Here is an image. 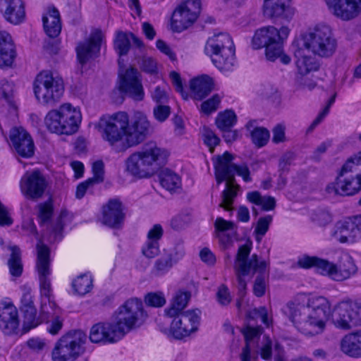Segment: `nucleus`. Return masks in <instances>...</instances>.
<instances>
[{"instance_id":"f257e3e1","label":"nucleus","mask_w":361,"mask_h":361,"mask_svg":"<svg viewBox=\"0 0 361 361\" xmlns=\"http://www.w3.org/2000/svg\"><path fill=\"white\" fill-rule=\"evenodd\" d=\"M284 312L296 328L308 336L322 333L329 320L336 328L342 329L361 325V305L342 302L332 308L330 302L320 296L309 299L307 307L303 308L302 317L300 307L288 305Z\"/></svg>"},{"instance_id":"f03ea898","label":"nucleus","mask_w":361,"mask_h":361,"mask_svg":"<svg viewBox=\"0 0 361 361\" xmlns=\"http://www.w3.org/2000/svg\"><path fill=\"white\" fill-rule=\"evenodd\" d=\"M50 254L47 247L37 245V258L36 269L39 282L41 304L39 311L35 304L34 291L30 286H25L20 292L19 310L23 317V331H30L43 322V314L48 312L49 307L54 310L55 302L51 285V269Z\"/></svg>"},{"instance_id":"7ed1b4c3","label":"nucleus","mask_w":361,"mask_h":361,"mask_svg":"<svg viewBox=\"0 0 361 361\" xmlns=\"http://www.w3.org/2000/svg\"><path fill=\"white\" fill-rule=\"evenodd\" d=\"M337 42L331 28L326 25H316L297 32L290 45L298 72L306 75L319 68L317 60L309 54L320 57L331 56L336 51Z\"/></svg>"},{"instance_id":"20e7f679","label":"nucleus","mask_w":361,"mask_h":361,"mask_svg":"<svg viewBox=\"0 0 361 361\" xmlns=\"http://www.w3.org/2000/svg\"><path fill=\"white\" fill-rule=\"evenodd\" d=\"M91 126L115 151L121 152L144 140L149 123L143 114H136L130 122L128 114L119 111L101 117Z\"/></svg>"},{"instance_id":"39448f33","label":"nucleus","mask_w":361,"mask_h":361,"mask_svg":"<svg viewBox=\"0 0 361 361\" xmlns=\"http://www.w3.org/2000/svg\"><path fill=\"white\" fill-rule=\"evenodd\" d=\"M147 319L142 301L131 298L120 306L106 321L95 324L90 331V340L94 343L109 344L121 341Z\"/></svg>"},{"instance_id":"423d86ee","label":"nucleus","mask_w":361,"mask_h":361,"mask_svg":"<svg viewBox=\"0 0 361 361\" xmlns=\"http://www.w3.org/2000/svg\"><path fill=\"white\" fill-rule=\"evenodd\" d=\"M190 292L181 288L173 295L169 306L157 319L158 329L167 337L183 339L196 333L200 326L201 311L198 309L182 311L190 299Z\"/></svg>"},{"instance_id":"0eeeda50","label":"nucleus","mask_w":361,"mask_h":361,"mask_svg":"<svg viewBox=\"0 0 361 361\" xmlns=\"http://www.w3.org/2000/svg\"><path fill=\"white\" fill-rule=\"evenodd\" d=\"M252 243L247 239L243 245L239 247L235 262L236 271V286L239 294L243 296L247 286V282L251 276H255L253 285V293L257 297L262 296L266 291L269 277V262L262 259L252 257L249 261L247 257L252 249Z\"/></svg>"},{"instance_id":"6e6552de","label":"nucleus","mask_w":361,"mask_h":361,"mask_svg":"<svg viewBox=\"0 0 361 361\" xmlns=\"http://www.w3.org/2000/svg\"><path fill=\"white\" fill-rule=\"evenodd\" d=\"M233 155L225 152L222 156L213 159L215 169V176L218 183L226 181V188L222 194V200L220 206L225 210H232L233 202L237 195L240 187L233 180L235 174L240 176L245 182L250 180V172L245 165H236L232 161Z\"/></svg>"},{"instance_id":"1a4fd4ad","label":"nucleus","mask_w":361,"mask_h":361,"mask_svg":"<svg viewBox=\"0 0 361 361\" xmlns=\"http://www.w3.org/2000/svg\"><path fill=\"white\" fill-rule=\"evenodd\" d=\"M290 33L286 25L277 28L274 26H264L257 29L252 39V47L255 49L265 48V56L270 61L279 60L287 65L291 59L283 49V44Z\"/></svg>"},{"instance_id":"9d476101","label":"nucleus","mask_w":361,"mask_h":361,"mask_svg":"<svg viewBox=\"0 0 361 361\" xmlns=\"http://www.w3.org/2000/svg\"><path fill=\"white\" fill-rule=\"evenodd\" d=\"M168 156L166 150L157 147L154 143L148 144L127 159L124 172L134 179L150 177L165 163Z\"/></svg>"},{"instance_id":"9b49d317","label":"nucleus","mask_w":361,"mask_h":361,"mask_svg":"<svg viewBox=\"0 0 361 361\" xmlns=\"http://www.w3.org/2000/svg\"><path fill=\"white\" fill-rule=\"evenodd\" d=\"M361 141V133L358 135ZM361 190V151L349 157L337 173L334 182L326 187L330 195L352 196Z\"/></svg>"},{"instance_id":"f8f14e48","label":"nucleus","mask_w":361,"mask_h":361,"mask_svg":"<svg viewBox=\"0 0 361 361\" xmlns=\"http://www.w3.org/2000/svg\"><path fill=\"white\" fill-rule=\"evenodd\" d=\"M82 114L80 106L70 102H64L49 110L44 123L47 130L58 135H72L80 129Z\"/></svg>"},{"instance_id":"ddd939ff","label":"nucleus","mask_w":361,"mask_h":361,"mask_svg":"<svg viewBox=\"0 0 361 361\" xmlns=\"http://www.w3.org/2000/svg\"><path fill=\"white\" fill-rule=\"evenodd\" d=\"M298 264L300 267H314L318 273L337 281L349 279L357 271L352 257L347 253L341 255L338 264L314 256L302 255L299 257Z\"/></svg>"},{"instance_id":"4468645a","label":"nucleus","mask_w":361,"mask_h":361,"mask_svg":"<svg viewBox=\"0 0 361 361\" xmlns=\"http://www.w3.org/2000/svg\"><path fill=\"white\" fill-rule=\"evenodd\" d=\"M204 52L220 71L227 73L234 69L235 47L228 33L220 32L211 36L206 43Z\"/></svg>"},{"instance_id":"2eb2a0df","label":"nucleus","mask_w":361,"mask_h":361,"mask_svg":"<svg viewBox=\"0 0 361 361\" xmlns=\"http://www.w3.org/2000/svg\"><path fill=\"white\" fill-rule=\"evenodd\" d=\"M64 87L61 78L54 76L50 70L40 71L32 82V91L35 99L42 104L58 100L63 94Z\"/></svg>"},{"instance_id":"dca6fc26","label":"nucleus","mask_w":361,"mask_h":361,"mask_svg":"<svg viewBox=\"0 0 361 361\" xmlns=\"http://www.w3.org/2000/svg\"><path fill=\"white\" fill-rule=\"evenodd\" d=\"M72 219V214L66 210L54 212L51 201L38 206L39 224L50 233H53L56 237L71 228Z\"/></svg>"},{"instance_id":"f3484780","label":"nucleus","mask_w":361,"mask_h":361,"mask_svg":"<svg viewBox=\"0 0 361 361\" xmlns=\"http://www.w3.org/2000/svg\"><path fill=\"white\" fill-rule=\"evenodd\" d=\"M86 335L81 331L63 336L56 343L51 353L53 361H73L84 350Z\"/></svg>"},{"instance_id":"a211bd4d","label":"nucleus","mask_w":361,"mask_h":361,"mask_svg":"<svg viewBox=\"0 0 361 361\" xmlns=\"http://www.w3.org/2000/svg\"><path fill=\"white\" fill-rule=\"evenodd\" d=\"M201 9L200 0H184L174 10L170 28L180 32L190 27L197 19Z\"/></svg>"},{"instance_id":"6ab92c4d","label":"nucleus","mask_w":361,"mask_h":361,"mask_svg":"<svg viewBox=\"0 0 361 361\" xmlns=\"http://www.w3.org/2000/svg\"><path fill=\"white\" fill-rule=\"evenodd\" d=\"M118 72L117 88L119 91L135 101H141L144 99L145 92L141 82V78L137 71L128 67L124 68L121 66Z\"/></svg>"},{"instance_id":"aec40b11","label":"nucleus","mask_w":361,"mask_h":361,"mask_svg":"<svg viewBox=\"0 0 361 361\" xmlns=\"http://www.w3.org/2000/svg\"><path fill=\"white\" fill-rule=\"evenodd\" d=\"M333 236L341 243H353L361 240V214L343 218L334 228Z\"/></svg>"},{"instance_id":"412c9836","label":"nucleus","mask_w":361,"mask_h":361,"mask_svg":"<svg viewBox=\"0 0 361 361\" xmlns=\"http://www.w3.org/2000/svg\"><path fill=\"white\" fill-rule=\"evenodd\" d=\"M0 329L8 335L23 334L29 331H23V317L18 319L16 307L10 303L0 304Z\"/></svg>"},{"instance_id":"4be33fe9","label":"nucleus","mask_w":361,"mask_h":361,"mask_svg":"<svg viewBox=\"0 0 361 361\" xmlns=\"http://www.w3.org/2000/svg\"><path fill=\"white\" fill-rule=\"evenodd\" d=\"M105 39L104 32L100 29L94 30L90 39L79 44L76 48L77 59L80 64H85L99 51Z\"/></svg>"},{"instance_id":"5701e85b","label":"nucleus","mask_w":361,"mask_h":361,"mask_svg":"<svg viewBox=\"0 0 361 361\" xmlns=\"http://www.w3.org/2000/svg\"><path fill=\"white\" fill-rule=\"evenodd\" d=\"M9 139L12 147L20 157L29 158L34 154V142L30 134L20 126L11 129Z\"/></svg>"},{"instance_id":"b1692460","label":"nucleus","mask_w":361,"mask_h":361,"mask_svg":"<svg viewBox=\"0 0 361 361\" xmlns=\"http://www.w3.org/2000/svg\"><path fill=\"white\" fill-rule=\"evenodd\" d=\"M331 13L337 18L348 20L361 12V0H325Z\"/></svg>"},{"instance_id":"393cba45","label":"nucleus","mask_w":361,"mask_h":361,"mask_svg":"<svg viewBox=\"0 0 361 361\" xmlns=\"http://www.w3.org/2000/svg\"><path fill=\"white\" fill-rule=\"evenodd\" d=\"M22 193L30 197L40 196L45 188V181L37 170L27 171L21 178L20 183Z\"/></svg>"},{"instance_id":"a878e982","label":"nucleus","mask_w":361,"mask_h":361,"mask_svg":"<svg viewBox=\"0 0 361 361\" xmlns=\"http://www.w3.org/2000/svg\"><path fill=\"white\" fill-rule=\"evenodd\" d=\"M124 216L121 202L114 199L109 201L103 207L99 219L103 224L109 227L116 228L123 224Z\"/></svg>"},{"instance_id":"bb28decb","label":"nucleus","mask_w":361,"mask_h":361,"mask_svg":"<svg viewBox=\"0 0 361 361\" xmlns=\"http://www.w3.org/2000/svg\"><path fill=\"white\" fill-rule=\"evenodd\" d=\"M189 87L191 97L195 99H202L216 89V81L210 75L200 74L190 80Z\"/></svg>"},{"instance_id":"cd10ccee","label":"nucleus","mask_w":361,"mask_h":361,"mask_svg":"<svg viewBox=\"0 0 361 361\" xmlns=\"http://www.w3.org/2000/svg\"><path fill=\"white\" fill-rule=\"evenodd\" d=\"M17 56L16 46L12 35L0 30V68L11 67Z\"/></svg>"},{"instance_id":"c85d7f7f","label":"nucleus","mask_w":361,"mask_h":361,"mask_svg":"<svg viewBox=\"0 0 361 361\" xmlns=\"http://www.w3.org/2000/svg\"><path fill=\"white\" fill-rule=\"evenodd\" d=\"M214 235L219 245L224 248H228L233 242L235 236V226L233 221L217 217L214 223Z\"/></svg>"},{"instance_id":"c756f323","label":"nucleus","mask_w":361,"mask_h":361,"mask_svg":"<svg viewBox=\"0 0 361 361\" xmlns=\"http://www.w3.org/2000/svg\"><path fill=\"white\" fill-rule=\"evenodd\" d=\"M291 0H264L263 13L269 18H288L294 13Z\"/></svg>"},{"instance_id":"7c9ffc66","label":"nucleus","mask_w":361,"mask_h":361,"mask_svg":"<svg viewBox=\"0 0 361 361\" xmlns=\"http://www.w3.org/2000/svg\"><path fill=\"white\" fill-rule=\"evenodd\" d=\"M44 32L49 37H56L61 31V20L59 11L54 6H48L42 15Z\"/></svg>"},{"instance_id":"2f4dec72","label":"nucleus","mask_w":361,"mask_h":361,"mask_svg":"<svg viewBox=\"0 0 361 361\" xmlns=\"http://www.w3.org/2000/svg\"><path fill=\"white\" fill-rule=\"evenodd\" d=\"M1 10L4 18L12 24L18 25L25 20V11L22 0H4Z\"/></svg>"},{"instance_id":"473e14b6","label":"nucleus","mask_w":361,"mask_h":361,"mask_svg":"<svg viewBox=\"0 0 361 361\" xmlns=\"http://www.w3.org/2000/svg\"><path fill=\"white\" fill-rule=\"evenodd\" d=\"M137 47L142 46V42L135 37L131 32L118 31L115 34L114 45L116 51L120 55L126 54L130 45Z\"/></svg>"},{"instance_id":"72a5a7b5","label":"nucleus","mask_w":361,"mask_h":361,"mask_svg":"<svg viewBox=\"0 0 361 361\" xmlns=\"http://www.w3.org/2000/svg\"><path fill=\"white\" fill-rule=\"evenodd\" d=\"M243 333L245 336L246 345L240 354V360L251 361L257 357L254 348L255 341L258 338L259 334V329L258 328L247 326L243 329Z\"/></svg>"},{"instance_id":"f704fd0d","label":"nucleus","mask_w":361,"mask_h":361,"mask_svg":"<svg viewBox=\"0 0 361 361\" xmlns=\"http://www.w3.org/2000/svg\"><path fill=\"white\" fill-rule=\"evenodd\" d=\"M341 349L351 357H361V331L345 336L341 341Z\"/></svg>"},{"instance_id":"c9c22d12","label":"nucleus","mask_w":361,"mask_h":361,"mask_svg":"<svg viewBox=\"0 0 361 361\" xmlns=\"http://www.w3.org/2000/svg\"><path fill=\"white\" fill-rule=\"evenodd\" d=\"M246 129L250 132L252 143L257 147L266 145L269 140V131L262 126H258L256 121H250L246 124Z\"/></svg>"},{"instance_id":"e433bc0d","label":"nucleus","mask_w":361,"mask_h":361,"mask_svg":"<svg viewBox=\"0 0 361 361\" xmlns=\"http://www.w3.org/2000/svg\"><path fill=\"white\" fill-rule=\"evenodd\" d=\"M92 280L89 274H81L71 281L69 293L71 295H83L90 291Z\"/></svg>"},{"instance_id":"4c0bfd02","label":"nucleus","mask_w":361,"mask_h":361,"mask_svg":"<svg viewBox=\"0 0 361 361\" xmlns=\"http://www.w3.org/2000/svg\"><path fill=\"white\" fill-rule=\"evenodd\" d=\"M47 307L49 312H46L43 314V322L47 320L49 317H51V319L48 321L47 330L51 334L54 335L59 333L63 326V319L61 317V310L56 304L54 307V310L49 307V304H48Z\"/></svg>"},{"instance_id":"58836bf2","label":"nucleus","mask_w":361,"mask_h":361,"mask_svg":"<svg viewBox=\"0 0 361 361\" xmlns=\"http://www.w3.org/2000/svg\"><path fill=\"white\" fill-rule=\"evenodd\" d=\"M238 121V116L232 109L219 111L215 117L214 123L219 131L233 128Z\"/></svg>"},{"instance_id":"ea45409f","label":"nucleus","mask_w":361,"mask_h":361,"mask_svg":"<svg viewBox=\"0 0 361 361\" xmlns=\"http://www.w3.org/2000/svg\"><path fill=\"white\" fill-rule=\"evenodd\" d=\"M247 202L258 206L262 210L270 211L275 207L276 202L274 197L262 196L259 192L252 191L247 193Z\"/></svg>"},{"instance_id":"a19ab883","label":"nucleus","mask_w":361,"mask_h":361,"mask_svg":"<svg viewBox=\"0 0 361 361\" xmlns=\"http://www.w3.org/2000/svg\"><path fill=\"white\" fill-rule=\"evenodd\" d=\"M181 253H171L167 256H163L159 259L155 264L154 271L157 274H164L168 272L170 269L182 258Z\"/></svg>"},{"instance_id":"79ce46f5","label":"nucleus","mask_w":361,"mask_h":361,"mask_svg":"<svg viewBox=\"0 0 361 361\" xmlns=\"http://www.w3.org/2000/svg\"><path fill=\"white\" fill-rule=\"evenodd\" d=\"M11 250V257L8 259V265L10 274L13 277H18L23 272V266L20 258V250L16 246H12Z\"/></svg>"},{"instance_id":"37998d69","label":"nucleus","mask_w":361,"mask_h":361,"mask_svg":"<svg viewBox=\"0 0 361 361\" xmlns=\"http://www.w3.org/2000/svg\"><path fill=\"white\" fill-rule=\"evenodd\" d=\"M161 185L168 190L174 191L180 187L179 176L169 170H165L160 175Z\"/></svg>"},{"instance_id":"c03bdc74","label":"nucleus","mask_w":361,"mask_h":361,"mask_svg":"<svg viewBox=\"0 0 361 361\" xmlns=\"http://www.w3.org/2000/svg\"><path fill=\"white\" fill-rule=\"evenodd\" d=\"M166 302L165 295L161 291L149 292L144 297V302L149 307H161L166 304Z\"/></svg>"},{"instance_id":"a18cd8bd","label":"nucleus","mask_w":361,"mask_h":361,"mask_svg":"<svg viewBox=\"0 0 361 361\" xmlns=\"http://www.w3.org/2000/svg\"><path fill=\"white\" fill-rule=\"evenodd\" d=\"M222 99V95L214 94L211 97L204 101L200 107L201 113L210 114L214 112L219 106Z\"/></svg>"},{"instance_id":"49530a36","label":"nucleus","mask_w":361,"mask_h":361,"mask_svg":"<svg viewBox=\"0 0 361 361\" xmlns=\"http://www.w3.org/2000/svg\"><path fill=\"white\" fill-rule=\"evenodd\" d=\"M202 140L204 145L207 147L210 152H213L216 146L219 144L220 139L216 133L211 129L204 128L202 131Z\"/></svg>"},{"instance_id":"de8ad7c7","label":"nucleus","mask_w":361,"mask_h":361,"mask_svg":"<svg viewBox=\"0 0 361 361\" xmlns=\"http://www.w3.org/2000/svg\"><path fill=\"white\" fill-rule=\"evenodd\" d=\"M271 221L272 217L270 215L260 217L258 219L255 228V234L257 241H260L262 240L263 236L269 230Z\"/></svg>"},{"instance_id":"09e8293b","label":"nucleus","mask_w":361,"mask_h":361,"mask_svg":"<svg viewBox=\"0 0 361 361\" xmlns=\"http://www.w3.org/2000/svg\"><path fill=\"white\" fill-rule=\"evenodd\" d=\"M169 79L176 90L180 94L184 99H188L190 95L185 89L180 74L175 71H172L169 73Z\"/></svg>"},{"instance_id":"8fccbe9b","label":"nucleus","mask_w":361,"mask_h":361,"mask_svg":"<svg viewBox=\"0 0 361 361\" xmlns=\"http://www.w3.org/2000/svg\"><path fill=\"white\" fill-rule=\"evenodd\" d=\"M142 253L149 259L155 257L159 253V243L146 240L142 247Z\"/></svg>"},{"instance_id":"3c124183","label":"nucleus","mask_w":361,"mask_h":361,"mask_svg":"<svg viewBox=\"0 0 361 361\" xmlns=\"http://www.w3.org/2000/svg\"><path fill=\"white\" fill-rule=\"evenodd\" d=\"M249 317L252 319H259L262 322L267 326H269L271 322L269 313L268 310L264 307H262L259 310H253L250 312Z\"/></svg>"},{"instance_id":"603ef678","label":"nucleus","mask_w":361,"mask_h":361,"mask_svg":"<svg viewBox=\"0 0 361 361\" xmlns=\"http://www.w3.org/2000/svg\"><path fill=\"white\" fill-rule=\"evenodd\" d=\"M13 222L12 209L0 202V225L9 226Z\"/></svg>"},{"instance_id":"864d4df0","label":"nucleus","mask_w":361,"mask_h":361,"mask_svg":"<svg viewBox=\"0 0 361 361\" xmlns=\"http://www.w3.org/2000/svg\"><path fill=\"white\" fill-rule=\"evenodd\" d=\"M171 109L169 106L158 104L154 108L153 114L155 119L159 122L164 121L170 115Z\"/></svg>"},{"instance_id":"5fc2aeb1","label":"nucleus","mask_w":361,"mask_h":361,"mask_svg":"<svg viewBox=\"0 0 361 361\" xmlns=\"http://www.w3.org/2000/svg\"><path fill=\"white\" fill-rule=\"evenodd\" d=\"M12 86L8 82H4L0 85V97L4 98L11 106V109L15 111L16 106L11 100Z\"/></svg>"},{"instance_id":"6e6d98bb","label":"nucleus","mask_w":361,"mask_h":361,"mask_svg":"<svg viewBox=\"0 0 361 361\" xmlns=\"http://www.w3.org/2000/svg\"><path fill=\"white\" fill-rule=\"evenodd\" d=\"M156 47L161 53L168 56L171 61L176 60V53L164 41L158 39L156 42Z\"/></svg>"},{"instance_id":"4d7b16f0","label":"nucleus","mask_w":361,"mask_h":361,"mask_svg":"<svg viewBox=\"0 0 361 361\" xmlns=\"http://www.w3.org/2000/svg\"><path fill=\"white\" fill-rule=\"evenodd\" d=\"M199 256L202 262L209 266H212L216 263V259L215 255L207 247L202 248L200 251Z\"/></svg>"},{"instance_id":"13d9d810","label":"nucleus","mask_w":361,"mask_h":361,"mask_svg":"<svg viewBox=\"0 0 361 361\" xmlns=\"http://www.w3.org/2000/svg\"><path fill=\"white\" fill-rule=\"evenodd\" d=\"M162 235V227L159 224L154 225L147 233V240L159 243V240L161 239Z\"/></svg>"},{"instance_id":"bf43d9fd","label":"nucleus","mask_w":361,"mask_h":361,"mask_svg":"<svg viewBox=\"0 0 361 361\" xmlns=\"http://www.w3.org/2000/svg\"><path fill=\"white\" fill-rule=\"evenodd\" d=\"M27 346L34 351L43 350L47 345V342L40 338H32L27 341Z\"/></svg>"},{"instance_id":"052dcab7","label":"nucleus","mask_w":361,"mask_h":361,"mask_svg":"<svg viewBox=\"0 0 361 361\" xmlns=\"http://www.w3.org/2000/svg\"><path fill=\"white\" fill-rule=\"evenodd\" d=\"M140 68L146 73H154L157 71V62L151 58L145 59L140 63Z\"/></svg>"},{"instance_id":"680f3d73","label":"nucleus","mask_w":361,"mask_h":361,"mask_svg":"<svg viewBox=\"0 0 361 361\" xmlns=\"http://www.w3.org/2000/svg\"><path fill=\"white\" fill-rule=\"evenodd\" d=\"M216 297L218 301L222 305L228 304L231 299L228 289L223 285L219 288Z\"/></svg>"},{"instance_id":"e2e57ef3","label":"nucleus","mask_w":361,"mask_h":361,"mask_svg":"<svg viewBox=\"0 0 361 361\" xmlns=\"http://www.w3.org/2000/svg\"><path fill=\"white\" fill-rule=\"evenodd\" d=\"M92 183L93 180L89 179L78 184L75 190L76 198H82L92 185Z\"/></svg>"},{"instance_id":"0e129e2a","label":"nucleus","mask_w":361,"mask_h":361,"mask_svg":"<svg viewBox=\"0 0 361 361\" xmlns=\"http://www.w3.org/2000/svg\"><path fill=\"white\" fill-rule=\"evenodd\" d=\"M225 142L231 143L236 140L240 135V132L237 129L228 128L220 131Z\"/></svg>"},{"instance_id":"69168bd1","label":"nucleus","mask_w":361,"mask_h":361,"mask_svg":"<svg viewBox=\"0 0 361 361\" xmlns=\"http://www.w3.org/2000/svg\"><path fill=\"white\" fill-rule=\"evenodd\" d=\"M285 126L282 124H279L273 130V142L279 143L285 141Z\"/></svg>"},{"instance_id":"338daca9","label":"nucleus","mask_w":361,"mask_h":361,"mask_svg":"<svg viewBox=\"0 0 361 361\" xmlns=\"http://www.w3.org/2000/svg\"><path fill=\"white\" fill-rule=\"evenodd\" d=\"M152 99L157 103H161L167 101L168 94L165 90L157 87L152 93Z\"/></svg>"},{"instance_id":"774afa93","label":"nucleus","mask_w":361,"mask_h":361,"mask_svg":"<svg viewBox=\"0 0 361 361\" xmlns=\"http://www.w3.org/2000/svg\"><path fill=\"white\" fill-rule=\"evenodd\" d=\"M71 169L74 171V177L76 179L80 178L83 176L85 166L84 164L79 161H73L70 164Z\"/></svg>"}]
</instances>
